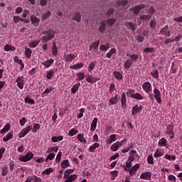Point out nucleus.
<instances>
[{
	"label": "nucleus",
	"mask_w": 182,
	"mask_h": 182,
	"mask_svg": "<svg viewBox=\"0 0 182 182\" xmlns=\"http://www.w3.org/2000/svg\"><path fill=\"white\" fill-rule=\"evenodd\" d=\"M85 77L87 83H96V82H99V80H100V77H96L93 76V75L90 74H87Z\"/></svg>",
	"instance_id": "3"
},
{
	"label": "nucleus",
	"mask_w": 182,
	"mask_h": 182,
	"mask_svg": "<svg viewBox=\"0 0 182 182\" xmlns=\"http://www.w3.org/2000/svg\"><path fill=\"white\" fill-rule=\"evenodd\" d=\"M32 130V125L28 126L26 128L23 129L18 134L19 139H22V137H25L29 132Z\"/></svg>",
	"instance_id": "6"
},
{
	"label": "nucleus",
	"mask_w": 182,
	"mask_h": 182,
	"mask_svg": "<svg viewBox=\"0 0 182 182\" xmlns=\"http://www.w3.org/2000/svg\"><path fill=\"white\" fill-rule=\"evenodd\" d=\"M147 163L149 164H154V158H153L152 155H149L147 157Z\"/></svg>",
	"instance_id": "56"
},
{
	"label": "nucleus",
	"mask_w": 182,
	"mask_h": 182,
	"mask_svg": "<svg viewBox=\"0 0 182 182\" xmlns=\"http://www.w3.org/2000/svg\"><path fill=\"white\" fill-rule=\"evenodd\" d=\"M127 99L126 98V93L123 92L121 97V106L122 109H126Z\"/></svg>",
	"instance_id": "14"
},
{
	"label": "nucleus",
	"mask_w": 182,
	"mask_h": 182,
	"mask_svg": "<svg viewBox=\"0 0 182 182\" xmlns=\"http://www.w3.org/2000/svg\"><path fill=\"white\" fill-rule=\"evenodd\" d=\"M60 166L62 168H68V167H70V162H69V159L63 160L60 164Z\"/></svg>",
	"instance_id": "23"
},
{
	"label": "nucleus",
	"mask_w": 182,
	"mask_h": 182,
	"mask_svg": "<svg viewBox=\"0 0 182 182\" xmlns=\"http://www.w3.org/2000/svg\"><path fill=\"white\" fill-rule=\"evenodd\" d=\"M99 31H100V33H104L105 31H106V23H105V21H102L100 23Z\"/></svg>",
	"instance_id": "30"
},
{
	"label": "nucleus",
	"mask_w": 182,
	"mask_h": 182,
	"mask_svg": "<svg viewBox=\"0 0 182 182\" xmlns=\"http://www.w3.org/2000/svg\"><path fill=\"white\" fill-rule=\"evenodd\" d=\"M99 147H100V144L95 143L89 147L88 151H90V153H95V150L99 149Z\"/></svg>",
	"instance_id": "17"
},
{
	"label": "nucleus",
	"mask_w": 182,
	"mask_h": 182,
	"mask_svg": "<svg viewBox=\"0 0 182 182\" xmlns=\"http://www.w3.org/2000/svg\"><path fill=\"white\" fill-rule=\"evenodd\" d=\"M4 49L6 52H9V50H16V48L12 47L11 45L9 44L4 46Z\"/></svg>",
	"instance_id": "38"
},
{
	"label": "nucleus",
	"mask_w": 182,
	"mask_h": 182,
	"mask_svg": "<svg viewBox=\"0 0 182 182\" xmlns=\"http://www.w3.org/2000/svg\"><path fill=\"white\" fill-rule=\"evenodd\" d=\"M32 178L33 182H42V178L35 175L32 176Z\"/></svg>",
	"instance_id": "62"
},
{
	"label": "nucleus",
	"mask_w": 182,
	"mask_h": 182,
	"mask_svg": "<svg viewBox=\"0 0 182 182\" xmlns=\"http://www.w3.org/2000/svg\"><path fill=\"white\" fill-rule=\"evenodd\" d=\"M8 171H9V170L8 169V166H3L1 175L6 176L8 174Z\"/></svg>",
	"instance_id": "55"
},
{
	"label": "nucleus",
	"mask_w": 182,
	"mask_h": 182,
	"mask_svg": "<svg viewBox=\"0 0 182 182\" xmlns=\"http://www.w3.org/2000/svg\"><path fill=\"white\" fill-rule=\"evenodd\" d=\"M156 21L154 20H151V22L149 23V26L152 28V29H156Z\"/></svg>",
	"instance_id": "63"
},
{
	"label": "nucleus",
	"mask_w": 182,
	"mask_h": 182,
	"mask_svg": "<svg viewBox=\"0 0 182 182\" xmlns=\"http://www.w3.org/2000/svg\"><path fill=\"white\" fill-rule=\"evenodd\" d=\"M127 56L130 58L129 59H131L132 62H136V60L139 59V55L137 54H127Z\"/></svg>",
	"instance_id": "31"
},
{
	"label": "nucleus",
	"mask_w": 182,
	"mask_h": 182,
	"mask_svg": "<svg viewBox=\"0 0 182 182\" xmlns=\"http://www.w3.org/2000/svg\"><path fill=\"white\" fill-rule=\"evenodd\" d=\"M142 87L144 92L147 93V95H149V93H150V92H151L152 90L151 83H150V82H144L142 85Z\"/></svg>",
	"instance_id": "9"
},
{
	"label": "nucleus",
	"mask_w": 182,
	"mask_h": 182,
	"mask_svg": "<svg viewBox=\"0 0 182 182\" xmlns=\"http://www.w3.org/2000/svg\"><path fill=\"white\" fill-rule=\"evenodd\" d=\"M53 73H55V71L53 70H50L47 73V75H46V78L47 79H52V76H53Z\"/></svg>",
	"instance_id": "59"
},
{
	"label": "nucleus",
	"mask_w": 182,
	"mask_h": 182,
	"mask_svg": "<svg viewBox=\"0 0 182 182\" xmlns=\"http://www.w3.org/2000/svg\"><path fill=\"white\" fill-rule=\"evenodd\" d=\"M154 98L156 100V103L159 105H161V93H160V90L157 88L154 89Z\"/></svg>",
	"instance_id": "5"
},
{
	"label": "nucleus",
	"mask_w": 182,
	"mask_h": 182,
	"mask_svg": "<svg viewBox=\"0 0 182 182\" xmlns=\"http://www.w3.org/2000/svg\"><path fill=\"white\" fill-rule=\"evenodd\" d=\"M97 117H95L93 119L92 122L91 124V127H90V130L92 132H95V130H96V127H97Z\"/></svg>",
	"instance_id": "19"
},
{
	"label": "nucleus",
	"mask_w": 182,
	"mask_h": 182,
	"mask_svg": "<svg viewBox=\"0 0 182 182\" xmlns=\"http://www.w3.org/2000/svg\"><path fill=\"white\" fill-rule=\"evenodd\" d=\"M99 45H100V41H97L94 42L90 46V50H92V49H97V48H99Z\"/></svg>",
	"instance_id": "37"
},
{
	"label": "nucleus",
	"mask_w": 182,
	"mask_h": 182,
	"mask_svg": "<svg viewBox=\"0 0 182 182\" xmlns=\"http://www.w3.org/2000/svg\"><path fill=\"white\" fill-rule=\"evenodd\" d=\"M132 65H133V62L130 58H128L124 63V68L125 69H130V68H132Z\"/></svg>",
	"instance_id": "18"
},
{
	"label": "nucleus",
	"mask_w": 182,
	"mask_h": 182,
	"mask_svg": "<svg viewBox=\"0 0 182 182\" xmlns=\"http://www.w3.org/2000/svg\"><path fill=\"white\" fill-rule=\"evenodd\" d=\"M168 180H169V181H173V182L177 181V178H176V176H174V175H171V174H170L168 176Z\"/></svg>",
	"instance_id": "60"
},
{
	"label": "nucleus",
	"mask_w": 182,
	"mask_h": 182,
	"mask_svg": "<svg viewBox=\"0 0 182 182\" xmlns=\"http://www.w3.org/2000/svg\"><path fill=\"white\" fill-rule=\"evenodd\" d=\"M140 178H141V180H151V172L146 171L145 173H141L140 176Z\"/></svg>",
	"instance_id": "12"
},
{
	"label": "nucleus",
	"mask_w": 182,
	"mask_h": 182,
	"mask_svg": "<svg viewBox=\"0 0 182 182\" xmlns=\"http://www.w3.org/2000/svg\"><path fill=\"white\" fill-rule=\"evenodd\" d=\"M42 33L43 35L42 40L44 42H49V41H52V39L55 38V35H56V32L52 29L46 30L43 31Z\"/></svg>",
	"instance_id": "1"
},
{
	"label": "nucleus",
	"mask_w": 182,
	"mask_h": 182,
	"mask_svg": "<svg viewBox=\"0 0 182 182\" xmlns=\"http://www.w3.org/2000/svg\"><path fill=\"white\" fill-rule=\"evenodd\" d=\"M164 159H166V160H169V161H172L176 160V156L174 155L170 156L168 154H166L164 156Z\"/></svg>",
	"instance_id": "50"
},
{
	"label": "nucleus",
	"mask_w": 182,
	"mask_h": 182,
	"mask_svg": "<svg viewBox=\"0 0 182 182\" xmlns=\"http://www.w3.org/2000/svg\"><path fill=\"white\" fill-rule=\"evenodd\" d=\"M31 55H32V50H31V48H26L25 56H26L28 59H31Z\"/></svg>",
	"instance_id": "39"
},
{
	"label": "nucleus",
	"mask_w": 182,
	"mask_h": 182,
	"mask_svg": "<svg viewBox=\"0 0 182 182\" xmlns=\"http://www.w3.org/2000/svg\"><path fill=\"white\" fill-rule=\"evenodd\" d=\"M114 14V9L111 8L107 11L106 15L107 16H112V15H113Z\"/></svg>",
	"instance_id": "58"
},
{
	"label": "nucleus",
	"mask_w": 182,
	"mask_h": 182,
	"mask_svg": "<svg viewBox=\"0 0 182 182\" xmlns=\"http://www.w3.org/2000/svg\"><path fill=\"white\" fill-rule=\"evenodd\" d=\"M119 144L115 142L111 146V150H112V151H117L119 150Z\"/></svg>",
	"instance_id": "48"
},
{
	"label": "nucleus",
	"mask_w": 182,
	"mask_h": 182,
	"mask_svg": "<svg viewBox=\"0 0 182 182\" xmlns=\"http://www.w3.org/2000/svg\"><path fill=\"white\" fill-rule=\"evenodd\" d=\"M25 103H28V105H35V100L31 99L29 95H27L26 97L24 99Z\"/></svg>",
	"instance_id": "34"
},
{
	"label": "nucleus",
	"mask_w": 182,
	"mask_h": 182,
	"mask_svg": "<svg viewBox=\"0 0 182 182\" xmlns=\"http://www.w3.org/2000/svg\"><path fill=\"white\" fill-rule=\"evenodd\" d=\"M76 178H77V175L73 174V175H70L64 182H73V181H75Z\"/></svg>",
	"instance_id": "35"
},
{
	"label": "nucleus",
	"mask_w": 182,
	"mask_h": 182,
	"mask_svg": "<svg viewBox=\"0 0 182 182\" xmlns=\"http://www.w3.org/2000/svg\"><path fill=\"white\" fill-rule=\"evenodd\" d=\"M13 136H14V132H9L6 134V136L3 139V141H9V140H11V139H12Z\"/></svg>",
	"instance_id": "43"
},
{
	"label": "nucleus",
	"mask_w": 182,
	"mask_h": 182,
	"mask_svg": "<svg viewBox=\"0 0 182 182\" xmlns=\"http://www.w3.org/2000/svg\"><path fill=\"white\" fill-rule=\"evenodd\" d=\"M127 29H132L133 32L136 31V24H134L132 22H129L127 24Z\"/></svg>",
	"instance_id": "40"
},
{
	"label": "nucleus",
	"mask_w": 182,
	"mask_h": 182,
	"mask_svg": "<svg viewBox=\"0 0 182 182\" xmlns=\"http://www.w3.org/2000/svg\"><path fill=\"white\" fill-rule=\"evenodd\" d=\"M77 140H79V141H80V143H83L84 144H86L87 140H86V138H85V136H83V134H78L77 135Z\"/></svg>",
	"instance_id": "25"
},
{
	"label": "nucleus",
	"mask_w": 182,
	"mask_h": 182,
	"mask_svg": "<svg viewBox=\"0 0 182 182\" xmlns=\"http://www.w3.org/2000/svg\"><path fill=\"white\" fill-rule=\"evenodd\" d=\"M159 146H161V147H166L167 146V139L165 138H161L158 143Z\"/></svg>",
	"instance_id": "33"
},
{
	"label": "nucleus",
	"mask_w": 182,
	"mask_h": 182,
	"mask_svg": "<svg viewBox=\"0 0 182 182\" xmlns=\"http://www.w3.org/2000/svg\"><path fill=\"white\" fill-rule=\"evenodd\" d=\"M79 87H80V82L75 84L71 88V93L75 95L77 90H79Z\"/></svg>",
	"instance_id": "24"
},
{
	"label": "nucleus",
	"mask_w": 182,
	"mask_h": 182,
	"mask_svg": "<svg viewBox=\"0 0 182 182\" xmlns=\"http://www.w3.org/2000/svg\"><path fill=\"white\" fill-rule=\"evenodd\" d=\"M132 99H136V100H143L144 99V97L141 95L140 93L136 92L134 95H131Z\"/></svg>",
	"instance_id": "22"
},
{
	"label": "nucleus",
	"mask_w": 182,
	"mask_h": 182,
	"mask_svg": "<svg viewBox=\"0 0 182 182\" xmlns=\"http://www.w3.org/2000/svg\"><path fill=\"white\" fill-rule=\"evenodd\" d=\"M77 76L78 78H77V80H83L85 79V73H77Z\"/></svg>",
	"instance_id": "52"
},
{
	"label": "nucleus",
	"mask_w": 182,
	"mask_h": 182,
	"mask_svg": "<svg viewBox=\"0 0 182 182\" xmlns=\"http://www.w3.org/2000/svg\"><path fill=\"white\" fill-rule=\"evenodd\" d=\"M151 75L155 79H159V70L154 69L152 70V72H151Z\"/></svg>",
	"instance_id": "46"
},
{
	"label": "nucleus",
	"mask_w": 182,
	"mask_h": 182,
	"mask_svg": "<svg viewBox=\"0 0 182 182\" xmlns=\"http://www.w3.org/2000/svg\"><path fill=\"white\" fill-rule=\"evenodd\" d=\"M165 133L168 134V136H171V133H174V125H173V124L166 125Z\"/></svg>",
	"instance_id": "10"
},
{
	"label": "nucleus",
	"mask_w": 182,
	"mask_h": 182,
	"mask_svg": "<svg viewBox=\"0 0 182 182\" xmlns=\"http://www.w3.org/2000/svg\"><path fill=\"white\" fill-rule=\"evenodd\" d=\"M113 75H114V77L117 79V80H122V79H123V75H122L119 71H114Z\"/></svg>",
	"instance_id": "29"
},
{
	"label": "nucleus",
	"mask_w": 182,
	"mask_h": 182,
	"mask_svg": "<svg viewBox=\"0 0 182 182\" xmlns=\"http://www.w3.org/2000/svg\"><path fill=\"white\" fill-rule=\"evenodd\" d=\"M95 66H96V64H95V63H90V65L88 66V70L90 72H92L93 70V69H95Z\"/></svg>",
	"instance_id": "64"
},
{
	"label": "nucleus",
	"mask_w": 182,
	"mask_h": 182,
	"mask_svg": "<svg viewBox=\"0 0 182 182\" xmlns=\"http://www.w3.org/2000/svg\"><path fill=\"white\" fill-rule=\"evenodd\" d=\"M16 82L18 89H20V90H22L23 89V87L25 86V79H23V76L18 77L16 80Z\"/></svg>",
	"instance_id": "4"
},
{
	"label": "nucleus",
	"mask_w": 182,
	"mask_h": 182,
	"mask_svg": "<svg viewBox=\"0 0 182 182\" xmlns=\"http://www.w3.org/2000/svg\"><path fill=\"white\" fill-rule=\"evenodd\" d=\"M30 19H31V23L34 25V26H38V25H39V23L41 22V20L38 17H36L35 15H32L30 17Z\"/></svg>",
	"instance_id": "13"
},
{
	"label": "nucleus",
	"mask_w": 182,
	"mask_h": 182,
	"mask_svg": "<svg viewBox=\"0 0 182 182\" xmlns=\"http://www.w3.org/2000/svg\"><path fill=\"white\" fill-rule=\"evenodd\" d=\"M143 110V106L136 105L134 107H132V116H136L138 113H140Z\"/></svg>",
	"instance_id": "8"
},
{
	"label": "nucleus",
	"mask_w": 182,
	"mask_h": 182,
	"mask_svg": "<svg viewBox=\"0 0 182 182\" xmlns=\"http://www.w3.org/2000/svg\"><path fill=\"white\" fill-rule=\"evenodd\" d=\"M52 54L53 56H58V46H56L55 42L53 43Z\"/></svg>",
	"instance_id": "28"
},
{
	"label": "nucleus",
	"mask_w": 182,
	"mask_h": 182,
	"mask_svg": "<svg viewBox=\"0 0 182 182\" xmlns=\"http://www.w3.org/2000/svg\"><path fill=\"white\" fill-rule=\"evenodd\" d=\"M120 100V97H119V95H115L114 97H112L109 99V105L111 106H113V105H117V102Z\"/></svg>",
	"instance_id": "11"
},
{
	"label": "nucleus",
	"mask_w": 182,
	"mask_h": 182,
	"mask_svg": "<svg viewBox=\"0 0 182 182\" xmlns=\"http://www.w3.org/2000/svg\"><path fill=\"white\" fill-rule=\"evenodd\" d=\"M55 62V60L53 58H50V60H47L44 61L42 65L43 66H46V68H50V66H52V64Z\"/></svg>",
	"instance_id": "21"
},
{
	"label": "nucleus",
	"mask_w": 182,
	"mask_h": 182,
	"mask_svg": "<svg viewBox=\"0 0 182 182\" xmlns=\"http://www.w3.org/2000/svg\"><path fill=\"white\" fill-rule=\"evenodd\" d=\"M129 4V1L127 0H119L117 1V6H126Z\"/></svg>",
	"instance_id": "32"
},
{
	"label": "nucleus",
	"mask_w": 182,
	"mask_h": 182,
	"mask_svg": "<svg viewBox=\"0 0 182 182\" xmlns=\"http://www.w3.org/2000/svg\"><path fill=\"white\" fill-rule=\"evenodd\" d=\"M140 168V164H136L134 166L132 167V168L129 170V174L130 176H133L134 174H136V172L137 170Z\"/></svg>",
	"instance_id": "16"
},
{
	"label": "nucleus",
	"mask_w": 182,
	"mask_h": 182,
	"mask_svg": "<svg viewBox=\"0 0 182 182\" xmlns=\"http://www.w3.org/2000/svg\"><path fill=\"white\" fill-rule=\"evenodd\" d=\"M60 160H62V152L59 151L55 158L56 163H60Z\"/></svg>",
	"instance_id": "57"
},
{
	"label": "nucleus",
	"mask_w": 182,
	"mask_h": 182,
	"mask_svg": "<svg viewBox=\"0 0 182 182\" xmlns=\"http://www.w3.org/2000/svg\"><path fill=\"white\" fill-rule=\"evenodd\" d=\"M82 68H83V63H77L75 65L70 66V69H74V70L82 69Z\"/></svg>",
	"instance_id": "36"
},
{
	"label": "nucleus",
	"mask_w": 182,
	"mask_h": 182,
	"mask_svg": "<svg viewBox=\"0 0 182 182\" xmlns=\"http://www.w3.org/2000/svg\"><path fill=\"white\" fill-rule=\"evenodd\" d=\"M73 21H75L76 22H80L82 21V15L80 13H75L73 15Z\"/></svg>",
	"instance_id": "20"
},
{
	"label": "nucleus",
	"mask_w": 182,
	"mask_h": 182,
	"mask_svg": "<svg viewBox=\"0 0 182 182\" xmlns=\"http://www.w3.org/2000/svg\"><path fill=\"white\" fill-rule=\"evenodd\" d=\"M40 42H41V41H39V40L33 41L28 44V46H29V48H36V46H38L39 45Z\"/></svg>",
	"instance_id": "41"
},
{
	"label": "nucleus",
	"mask_w": 182,
	"mask_h": 182,
	"mask_svg": "<svg viewBox=\"0 0 182 182\" xmlns=\"http://www.w3.org/2000/svg\"><path fill=\"white\" fill-rule=\"evenodd\" d=\"M53 90H55V87H53L52 86H49L43 92V95H48V93H52V92H53Z\"/></svg>",
	"instance_id": "44"
},
{
	"label": "nucleus",
	"mask_w": 182,
	"mask_h": 182,
	"mask_svg": "<svg viewBox=\"0 0 182 182\" xmlns=\"http://www.w3.org/2000/svg\"><path fill=\"white\" fill-rule=\"evenodd\" d=\"M109 48H110V45L109 43H107L106 45L102 44L100 46V50L106 51Z\"/></svg>",
	"instance_id": "45"
},
{
	"label": "nucleus",
	"mask_w": 182,
	"mask_h": 182,
	"mask_svg": "<svg viewBox=\"0 0 182 182\" xmlns=\"http://www.w3.org/2000/svg\"><path fill=\"white\" fill-rule=\"evenodd\" d=\"M77 133H79V131H77V129L75 128H73L69 131L68 136H70V137H72L73 136L77 134Z\"/></svg>",
	"instance_id": "42"
},
{
	"label": "nucleus",
	"mask_w": 182,
	"mask_h": 182,
	"mask_svg": "<svg viewBox=\"0 0 182 182\" xmlns=\"http://www.w3.org/2000/svg\"><path fill=\"white\" fill-rule=\"evenodd\" d=\"M116 90V85L114 83H111L109 85V92L113 93Z\"/></svg>",
	"instance_id": "61"
},
{
	"label": "nucleus",
	"mask_w": 182,
	"mask_h": 182,
	"mask_svg": "<svg viewBox=\"0 0 182 182\" xmlns=\"http://www.w3.org/2000/svg\"><path fill=\"white\" fill-rule=\"evenodd\" d=\"M130 11H133L134 15H138V14L140 13V8H139L138 6H134L130 9Z\"/></svg>",
	"instance_id": "47"
},
{
	"label": "nucleus",
	"mask_w": 182,
	"mask_h": 182,
	"mask_svg": "<svg viewBox=\"0 0 182 182\" xmlns=\"http://www.w3.org/2000/svg\"><path fill=\"white\" fill-rule=\"evenodd\" d=\"M74 59H76V55L75 54H68L64 55L65 62H72Z\"/></svg>",
	"instance_id": "15"
},
{
	"label": "nucleus",
	"mask_w": 182,
	"mask_h": 182,
	"mask_svg": "<svg viewBox=\"0 0 182 182\" xmlns=\"http://www.w3.org/2000/svg\"><path fill=\"white\" fill-rule=\"evenodd\" d=\"M116 52H117L116 48H112L110 50V51L107 53V58L108 59H110V58H112V55H113V53H116Z\"/></svg>",
	"instance_id": "49"
},
{
	"label": "nucleus",
	"mask_w": 182,
	"mask_h": 182,
	"mask_svg": "<svg viewBox=\"0 0 182 182\" xmlns=\"http://www.w3.org/2000/svg\"><path fill=\"white\" fill-rule=\"evenodd\" d=\"M50 15H52V12H50V11H48L47 13L42 16L43 21H46Z\"/></svg>",
	"instance_id": "51"
},
{
	"label": "nucleus",
	"mask_w": 182,
	"mask_h": 182,
	"mask_svg": "<svg viewBox=\"0 0 182 182\" xmlns=\"http://www.w3.org/2000/svg\"><path fill=\"white\" fill-rule=\"evenodd\" d=\"M162 156H164V151H161V149H156L154 154L155 159L157 157H162Z\"/></svg>",
	"instance_id": "27"
},
{
	"label": "nucleus",
	"mask_w": 182,
	"mask_h": 182,
	"mask_svg": "<svg viewBox=\"0 0 182 182\" xmlns=\"http://www.w3.org/2000/svg\"><path fill=\"white\" fill-rule=\"evenodd\" d=\"M54 170L53 168H46L42 173V176H49L50 173H53Z\"/></svg>",
	"instance_id": "26"
},
{
	"label": "nucleus",
	"mask_w": 182,
	"mask_h": 182,
	"mask_svg": "<svg viewBox=\"0 0 182 182\" xmlns=\"http://www.w3.org/2000/svg\"><path fill=\"white\" fill-rule=\"evenodd\" d=\"M159 32L161 35H163L164 36H166L167 38H170V36H171V33L170 32V30H168V25L162 28Z\"/></svg>",
	"instance_id": "7"
},
{
	"label": "nucleus",
	"mask_w": 182,
	"mask_h": 182,
	"mask_svg": "<svg viewBox=\"0 0 182 182\" xmlns=\"http://www.w3.org/2000/svg\"><path fill=\"white\" fill-rule=\"evenodd\" d=\"M107 25H109V26H113V25H114V23H116V20L114 18H109L108 20H107Z\"/></svg>",
	"instance_id": "53"
},
{
	"label": "nucleus",
	"mask_w": 182,
	"mask_h": 182,
	"mask_svg": "<svg viewBox=\"0 0 182 182\" xmlns=\"http://www.w3.org/2000/svg\"><path fill=\"white\" fill-rule=\"evenodd\" d=\"M33 159V153L29 151L25 156L21 155L19 156L18 160L20 161H23V163H26V161H29Z\"/></svg>",
	"instance_id": "2"
},
{
	"label": "nucleus",
	"mask_w": 182,
	"mask_h": 182,
	"mask_svg": "<svg viewBox=\"0 0 182 182\" xmlns=\"http://www.w3.org/2000/svg\"><path fill=\"white\" fill-rule=\"evenodd\" d=\"M39 129H41V125L39 124H34L33 129H32V132L36 133L38 132V130H39Z\"/></svg>",
	"instance_id": "54"
}]
</instances>
